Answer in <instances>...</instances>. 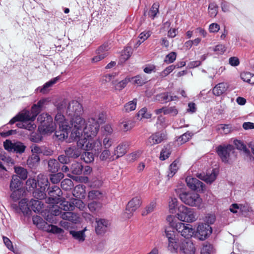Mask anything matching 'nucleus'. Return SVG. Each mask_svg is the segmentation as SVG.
I'll list each match as a JSON object with an SVG mask.
<instances>
[{
    "label": "nucleus",
    "instance_id": "1",
    "mask_svg": "<svg viewBox=\"0 0 254 254\" xmlns=\"http://www.w3.org/2000/svg\"><path fill=\"white\" fill-rule=\"evenodd\" d=\"M57 109L58 113L61 114L65 111L72 126L70 137L73 140H77L78 145L80 147L84 146L89 138L96 135L99 129V125L104 120L103 114H100L98 120L90 118L85 121L81 117L83 113L82 105L76 101L68 102L64 100L57 104Z\"/></svg>",
    "mask_w": 254,
    "mask_h": 254
},
{
    "label": "nucleus",
    "instance_id": "2",
    "mask_svg": "<svg viewBox=\"0 0 254 254\" xmlns=\"http://www.w3.org/2000/svg\"><path fill=\"white\" fill-rule=\"evenodd\" d=\"M56 124L58 125L59 130L55 132V135L60 140H64L68 136V131L72 128V126L65 119L64 116L60 113H58L55 118Z\"/></svg>",
    "mask_w": 254,
    "mask_h": 254
},
{
    "label": "nucleus",
    "instance_id": "3",
    "mask_svg": "<svg viewBox=\"0 0 254 254\" xmlns=\"http://www.w3.org/2000/svg\"><path fill=\"white\" fill-rule=\"evenodd\" d=\"M216 152L224 163H230L236 157L235 149L231 145H219L216 148Z\"/></svg>",
    "mask_w": 254,
    "mask_h": 254
},
{
    "label": "nucleus",
    "instance_id": "4",
    "mask_svg": "<svg viewBox=\"0 0 254 254\" xmlns=\"http://www.w3.org/2000/svg\"><path fill=\"white\" fill-rule=\"evenodd\" d=\"M180 198L185 204L192 207H200L202 203L199 194L194 192H183L180 194Z\"/></svg>",
    "mask_w": 254,
    "mask_h": 254
},
{
    "label": "nucleus",
    "instance_id": "5",
    "mask_svg": "<svg viewBox=\"0 0 254 254\" xmlns=\"http://www.w3.org/2000/svg\"><path fill=\"white\" fill-rule=\"evenodd\" d=\"M177 216L180 220L184 222H193L196 220L194 210L184 205L178 207Z\"/></svg>",
    "mask_w": 254,
    "mask_h": 254
},
{
    "label": "nucleus",
    "instance_id": "6",
    "mask_svg": "<svg viewBox=\"0 0 254 254\" xmlns=\"http://www.w3.org/2000/svg\"><path fill=\"white\" fill-rule=\"evenodd\" d=\"M31 119L33 118L30 112L23 111L11 119L9 122V124L12 125L16 122H19L16 124L17 127L19 128H24L25 120H30Z\"/></svg>",
    "mask_w": 254,
    "mask_h": 254
},
{
    "label": "nucleus",
    "instance_id": "7",
    "mask_svg": "<svg viewBox=\"0 0 254 254\" xmlns=\"http://www.w3.org/2000/svg\"><path fill=\"white\" fill-rule=\"evenodd\" d=\"M93 137L89 138L87 140L89 139L92 138ZM70 139L73 141L71 137H70ZM74 141H76L74 140ZM77 141V145H78V141ZM88 141V140H87ZM87 142V141H86ZM87 142L85 143L84 146L83 147H80L77 145V147L76 146H71L67 147L65 150V154L70 158L75 159L79 157L81 154V148L83 149L84 150L87 149L88 148L87 144H86Z\"/></svg>",
    "mask_w": 254,
    "mask_h": 254
},
{
    "label": "nucleus",
    "instance_id": "8",
    "mask_svg": "<svg viewBox=\"0 0 254 254\" xmlns=\"http://www.w3.org/2000/svg\"><path fill=\"white\" fill-rule=\"evenodd\" d=\"M195 246L190 239H184L180 241L179 252L180 254H194Z\"/></svg>",
    "mask_w": 254,
    "mask_h": 254
},
{
    "label": "nucleus",
    "instance_id": "9",
    "mask_svg": "<svg viewBox=\"0 0 254 254\" xmlns=\"http://www.w3.org/2000/svg\"><path fill=\"white\" fill-rule=\"evenodd\" d=\"M176 231L186 239H190L189 238L192 236L194 232L191 225L180 222H178V224L176 225Z\"/></svg>",
    "mask_w": 254,
    "mask_h": 254
},
{
    "label": "nucleus",
    "instance_id": "10",
    "mask_svg": "<svg viewBox=\"0 0 254 254\" xmlns=\"http://www.w3.org/2000/svg\"><path fill=\"white\" fill-rule=\"evenodd\" d=\"M212 229L209 225L206 223L198 224L196 231V235L200 240H204L212 233Z\"/></svg>",
    "mask_w": 254,
    "mask_h": 254
},
{
    "label": "nucleus",
    "instance_id": "11",
    "mask_svg": "<svg viewBox=\"0 0 254 254\" xmlns=\"http://www.w3.org/2000/svg\"><path fill=\"white\" fill-rule=\"evenodd\" d=\"M141 201L139 197H133L129 201L127 205L126 211L124 213V217L129 218L134 212L140 205Z\"/></svg>",
    "mask_w": 254,
    "mask_h": 254
},
{
    "label": "nucleus",
    "instance_id": "12",
    "mask_svg": "<svg viewBox=\"0 0 254 254\" xmlns=\"http://www.w3.org/2000/svg\"><path fill=\"white\" fill-rule=\"evenodd\" d=\"M186 182L188 187L192 190L197 191H202L205 188V185L196 178L191 176H188L186 178Z\"/></svg>",
    "mask_w": 254,
    "mask_h": 254
},
{
    "label": "nucleus",
    "instance_id": "13",
    "mask_svg": "<svg viewBox=\"0 0 254 254\" xmlns=\"http://www.w3.org/2000/svg\"><path fill=\"white\" fill-rule=\"evenodd\" d=\"M111 47L108 43H105L101 46L96 51L97 56L92 59L94 62H98L104 59L109 55V51Z\"/></svg>",
    "mask_w": 254,
    "mask_h": 254
},
{
    "label": "nucleus",
    "instance_id": "14",
    "mask_svg": "<svg viewBox=\"0 0 254 254\" xmlns=\"http://www.w3.org/2000/svg\"><path fill=\"white\" fill-rule=\"evenodd\" d=\"M97 226L95 227V231L98 235L105 233L110 226V222L105 219H96Z\"/></svg>",
    "mask_w": 254,
    "mask_h": 254
},
{
    "label": "nucleus",
    "instance_id": "15",
    "mask_svg": "<svg viewBox=\"0 0 254 254\" xmlns=\"http://www.w3.org/2000/svg\"><path fill=\"white\" fill-rule=\"evenodd\" d=\"M49 190L48 194L50 195L49 199H52V203L57 202L59 200V197L62 194V192L60 188L57 186H54L52 188L48 187Z\"/></svg>",
    "mask_w": 254,
    "mask_h": 254
},
{
    "label": "nucleus",
    "instance_id": "16",
    "mask_svg": "<svg viewBox=\"0 0 254 254\" xmlns=\"http://www.w3.org/2000/svg\"><path fill=\"white\" fill-rule=\"evenodd\" d=\"M166 138V134L164 132H158L150 136L148 139V142L153 145L161 143Z\"/></svg>",
    "mask_w": 254,
    "mask_h": 254
},
{
    "label": "nucleus",
    "instance_id": "17",
    "mask_svg": "<svg viewBox=\"0 0 254 254\" xmlns=\"http://www.w3.org/2000/svg\"><path fill=\"white\" fill-rule=\"evenodd\" d=\"M47 101V99H43L39 101L37 104L33 105L32 107L31 112H30L33 119H35L36 117L43 109L44 106Z\"/></svg>",
    "mask_w": 254,
    "mask_h": 254
},
{
    "label": "nucleus",
    "instance_id": "18",
    "mask_svg": "<svg viewBox=\"0 0 254 254\" xmlns=\"http://www.w3.org/2000/svg\"><path fill=\"white\" fill-rule=\"evenodd\" d=\"M28 200L26 198L21 199L19 202L18 208L16 204H12V206L15 208L17 212L21 211L24 214H28L30 209L28 207Z\"/></svg>",
    "mask_w": 254,
    "mask_h": 254
},
{
    "label": "nucleus",
    "instance_id": "19",
    "mask_svg": "<svg viewBox=\"0 0 254 254\" xmlns=\"http://www.w3.org/2000/svg\"><path fill=\"white\" fill-rule=\"evenodd\" d=\"M54 124L53 121L43 125H40L38 129L40 132L43 134L51 133L56 129V125Z\"/></svg>",
    "mask_w": 254,
    "mask_h": 254
},
{
    "label": "nucleus",
    "instance_id": "20",
    "mask_svg": "<svg viewBox=\"0 0 254 254\" xmlns=\"http://www.w3.org/2000/svg\"><path fill=\"white\" fill-rule=\"evenodd\" d=\"M60 79V76L55 77L50 81L46 82L42 87H39L36 89V90L39 91L40 92L43 94L47 93L49 91V88L52 86L54 84L56 83Z\"/></svg>",
    "mask_w": 254,
    "mask_h": 254
},
{
    "label": "nucleus",
    "instance_id": "21",
    "mask_svg": "<svg viewBox=\"0 0 254 254\" xmlns=\"http://www.w3.org/2000/svg\"><path fill=\"white\" fill-rule=\"evenodd\" d=\"M178 97L176 95H171L170 93L164 92L156 96V100L162 103H167L171 101L177 100Z\"/></svg>",
    "mask_w": 254,
    "mask_h": 254
},
{
    "label": "nucleus",
    "instance_id": "22",
    "mask_svg": "<svg viewBox=\"0 0 254 254\" xmlns=\"http://www.w3.org/2000/svg\"><path fill=\"white\" fill-rule=\"evenodd\" d=\"M228 88V85L226 83L221 82L216 85L213 89V94L217 96L225 93Z\"/></svg>",
    "mask_w": 254,
    "mask_h": 254
},
{
    "label": "nucleus",
    "instance_id": "23",
    "mask_svg": "<svg viewBox=\"0 0 254 254\" xmlns=\"http://www.w3.org/2000/svg\"><path fill=\"white\" fill-rule=\"evenodd\" d=\"M217 174L215 171L213 170L211 173L206 174H199L197 177L200 180L205 181L207 183H211L215 180Z\"/></svg>",
    "mask_w": 254,
    "mask_h": 254
},
{
    "label": "nucleus",
    "instance_id": "24",
    "mask_svg": "<svg viewBox=\"0 0 254 254\" xmlns=\"http://www.w3.org/2000/svg\"><path fill=\"white\" fill-rule=\"evenodd\" d=\"M60 169L59 163L55 159H50L48 161V171L51 173H57Z\"/></svg>",
    "mask_w": 254,
    "mask_h": 254
},
{
    "label": "nucleus",
    "instance_id": "25",
    "mask_svg": "<svg viewBox=\"0 0 254 254\" xmlns=\"http://www.w3.org/2000/svg\"><path fill=\"white\" fill-rule=\"evenodd\" d=\"M37 183L40 187L41 190H46L47 187L49 185V182L47 177L43 175L40 174L38 176Z\"/></svg>",
    "mask_w": 254,
    "mask_h": 254
},
{
    "label": "nucleus",
    "instance_id": "26",
    "mask_svg": "<svg viewBox=\"0 0 254 254\" xmlns=\"http://www.w3.org/2000/svg\"><path fill=\"white\" fill-rule=\"evenodd\" d=\"M40 162V157L38 155L32 154L27 159V164L32 168L37 166Z\"/></svg>",
    "mask_w": 254,
    "mask_h": 254
},
{
    "label": "nucleus",
    "instance_id": "27",
    "mask_svg": "<svg viewBox=\"0 0 254 254\" xmlns=\"http://www.w3.org/2000/svg\"><path fill=\"white\" fill-rule=\"evenodd\" d=\"M21 182L18 178L17 175H13L10 183V189L11 190H19L21 186Z\"/></svg>",
    "mask_w": 254,
    "mask_h": 254
},
{
    "label": "nucleus",
    "instance_id": "28",
    "mask_svg": "<svg viewBox=\"0 0 254 254\" xmlns=\"http://www.w3.org/2000/svg\"><path fill=\"white\" fill-rule=\"evenodd\" d=\"M31 209L36 213H40L42 210L43 203L39 200L32 199L30 201Z\"/></svg>",
    "mask_w": 254,
    "mask_h": 254
},
{
    "label": "nucleus",
    "instance_id": "29",
    "mask_svg": "<svg viewBox=\"0 0 254 254\" xmlns=\"http://www.w3.org/2000/svg\"><path fill=\"white\" fill-rule=\"evenodd\" d=\"M132 80V83L139 86H141L147 81V78L144 74L137 75L133 77L130 78Z\"/></svg>",
    "mask_w": 254,
    "mask_h": 254
},
{
    "label": "nucleus",
    "instance_id": "30",
    "mask_svg": "<svg viewBox=\"0 0 254 254\" xmlns=\"http://www.w3.org/2000/svg\"><path fill=\"white\" fill-rule=\"evenodd\" d=\"M69 234L74 239L79 242H83L85 240V235L84 231H76L71 230L69 231Z\"/></svg>",
    "mask_w": 254,
    "mask_h": 254
},
{
    "label": "nucleus",
    "instance_id": "31",
    "mask_svg": "<svg viewBox=\"0 0 254 254\" xmlns=\"http://www.w3.org/2000/svg\"><path fill=\"white\" fill-rule=\"evenodd\" d=\"M14 171L18 178L24 180L27 178L28 173L26 169L21 167H15Z\"/></svg>",
    "mask_w": 254,
    "mask_h": 254
},
{
    "label": "nucleus",
    "instance_id": "32",
    "mask_svg": "<svg viewBox=\"0 0 254 254\" xmlns=\"http://www.w3.org/2000/svg\"><path fill=\"white\" fill-rule=\"evenodd\" d=\"M168 250L173 254H176L179 251V245L178 244L177 239L168 242Z\"/></svg>",
    "mask_w": 254,
    "mask_h": 254
},
{
    "label": "nucleus",
    "instance_id": "33",
    "mask_svg": "<svg viewBox=\"0 0 254 254\" xmlns=\"http://www.w3.org/2000/svg\"><path fill=\"white\" fill-rule=\"evenodd\" d=\"M127 152V146L125 143H121L117 146L114 154L117 156V158L123 156Z\"/></svg>",
    "mask_w": 254,
    "mask_h": 254
},
{
    "label": "nucleus",
    "instance_id": "34",
    "mask_svg": "<svg viewBox=\"0 0 254 254\" xmlns=\"http://www.w3.org/2000/svg\"><path fill=\"white\" fill-rule=\"evenodd\" d=\"M159 4L158 3H154L151 6L150 9L148 11L147 15L149 17L154 19L159 13Z\"/></svg>",
    "mask_w": 254,
    "mask_h": 254
},
{
    "label": "nucleus",
    "instance_id": "35",
    "mask_svg": "<svg viewBox=\"0 0 254 254\" xmlns=\"http://www.w3.org/2000/svg\"><path fill=\"white\" fill-rule=\"evenodd\" d=\"M83 169V166L79 162L73 163L70 167V170L74 175H80L81 174Z\"/></svg>",
    "mask_w": 254,
    "mask_h": 254
},
{
    "label": "nucleus",
    "instance_id": "36",
    "mask_svg": "<svg viewBox=\"0 0 254 254\" xmlns=\"http://www.w3.org/2000/svg\"><path fill=\"white\" fill-rule=\"evenodd\" d=\"M33 222L40 229L44 230L47 223L43 220V219L39 216H34L33 217Z\"/></svg>",
    "mask_w": 254,
    "mask_h": 254
},
{
    "label": "nucleus",
    "instance_id": "37",
    "mask_svg": "<svg viewBox=\"0 0 254 254\" xmlns=\"http://www.w3.org/2000/svg\"><path fill=\"white\" fill-rule=\"evenodd\" d=\"M88 196L91 200L101 199L104 197V194L98 190H92L88 192Z\"/></svg>",
    "mask_w": 254,
    "mask_h": 254
},
{
    "label": "nucleus",
    "instance_id": "38",
    "mask_svg": "<svg viewBox=\"0 0 254 254\" xmlns=\"http://www.w3.org/2000/svg\"><path fill=\"white\" fill-rule=\"evenodd\" d=\"M241 79L245 82L254 84V74L248 72H244L241 74Z\"/></svg>",
    "mask_w": 254,
    "mask_h": 254
},
{
    "label": "nucleus",
    "instance_id": "39",
    "mask_svg": "<svg viewBox=\"0 0 254 254\" xmlns=\"http://www.w3.org/2000/svg\"><path fill=\"white\" fill-rule=\"evenodd\" d=\"M52 117L47 113H43L39 115L38 117V121L40 123V125H43L52 121Z\"/></svg>",
    "mask_w": 254,
    "mask_h": 254
},
{
    "label": "nucleus",
    "instance_id": "40",
    "mask_svg": "<svg viewBox=\"0 0 254 254\" xmlns=\"http://www.w3.org/2000/svg\"><path fill=\"white\" fill-rule=\"evenodd\" d=\"M64 177V175L61 172L52 173L50 175V180L54 184H58L61 180Z\"/></svg>",
    "mask_w": 254,
    "mask_h": 254
},
{
    "label": "nucleus",
    "instance_id": "41",
    "mask_svg": "<svg viewBox=\"0 0 254 254\" xmlns=\"http://www.w3.org/2000/svg\"><path fill=\"white\" fill-rule=\"evenodd\" d=\"M137 100L134 99L124 105V111L127 113L134 111L136 107Z\"/></svg>",
    "mask_w": 254,
    "mask_h": 254
},
{
    "label": "nucleus",
    "instance_id": "42",
    "mask_svg": "<svg viewBox=\"0 0 254 254\" xmlns=\"http://www.w3.org/2000/svg\"><path fill=\"white\" fill-rule=\"evenodd\" d=\"M171 153V148L170 145H167L162 149L160 155L161 160H165L168 158Z\"/></svg>",
    "mask_w": 254,
    "mask_h": 254
},
{
    "label": "nucleus",
    "instance_id": "43",
    "mask_svg": "<svg viewBox=\"0 0 254 254\" xmlns=\"http://www.w3.org/2000/svg\"><path fill=\"white\" fill-rule=\"evenodd\" d=\"M133 127L131 120L125 119L120 123V127L124 131L130 130Z\"/></svg>",
    "mask_w": 254,
    "mask_h": 254
},
{
    "label": "nucleus",
    "instance_id": "44",
    "mask_svg": "<svg viewBox=\"0 0 254 254\" xmlns=\"http://www.w3.org/2000/svg\"><path fill=\"white\" fill-rule=\"evenodd\" d=\"M130 81V77H126L125 79L118 82H114V84L115 85V87L116 90H121L123 88H124L127 83Z\"/></svg>",
    "mask_w": 254,
    "mask_h": 254
},
{
    "label": "nucleus",
    "instance_id": "45",
    "mask_svg": "<svg viewBox=\"0 0 254 254\" xmlns=\"http://www.w3.org/2000/svg\"><path fill=\"white\" fill-rule=\"evenodd\" d=\"M44 230L54 234H61L63 232V230L55 225H48L45 226Z\"/></svg>",
    "mask_w": 254,
    "mask_h": 254
},
{
    "label": "nucleus",
    "instance_id": "46",
    "mask_svg": "<svg viewBox=\"0 0 254 254\" xmlns=\"http://www.w3.org/2000/svg\"><path fill=\"white\" fill-rule=\"evenodd\" d=\"M216 130L221 134H228L231 131L229 125H220L216 127Z\"/></svg>",
    "mask_w": 254,
    "mask_h": 254
},
{
    "label": "nucleus",
    "instance_id": "47",
    "mask_svg": "<svg viewBox=\"0 0 254 254\" xmlns=\"http://www.w3.org/2000/svg\"><path fill=\"white\" fill-rule=\"evenodd\" d=\"M179 161L175 160L170 165L169 167V172L168 174L169 178L172 177L176 173L178 169Z\"/></svg>",
    "mask_w": 254,
    "mask_h": 254
},
{
    "label": "nucleus",
    "instance_id": "48",
    "mask_svg": "<svg viewBox=\"0 0 254 254\" xmlns=\"http://www.w3.org/2000/svg\"><path fill=\"white\" fill-rule=\"evenodd\" d=\"M102 207V203L97 201H93L88 204V207L92 212L99 211Z\"/></svg>",
    "mask_w": 254,
    "mask_h": 254
},
{
    "label": "nucleus",
    "instance_id": "49",
    "mask_svg": "<svg viewBox=\"0 0 254 254\" xmlns=\"http://www.w3.org/2000/svg\"><path fill=\"white\" fill-rule=\"evenodd\" d=\"M234 143L238 150L243 151L246 154H250V151L247 149L246 145L243 142L240 140H236L234 141Z\"/></svg>",
    "mask_w": 254,
    "mask_h": 254
},
{
    "label": "nucleus",
    "instance_id": "50",
    "mask_svg": "<svg viewBox=\"0 0 254 254\" xmlns=\"http://www.w3.org/2000/svg\"><path fill=\"white\" fill-rule=\"evenodd\" d=\"M81 158L86 163H90L94 161V157L92 153L84 152L81 155Z\"/></svg>",
    "mask_w": 254,
    "mask_h": 254
},
{
    "label": "nucleus",
    "instance_id": "51",
    "mask_svg": "<svg viewBox=\"0 0 254 254\" xmlns=\"http://www.w3.org/2000/svg\"><path fill=\"white\" fill-rule=\"evenodd\" d=\"M25 146L20 142H14L13 152L22 153L25 150Z\"/></svg>",
    "mask_w": 254,
    "mask_h": 254
},
{
    "label": "nucleus",
    "instance_id": "52",
    "mask_svg": "<svg viewBox=\"0 0 254 254\" xmlns=\"http://www.w3.org/2000/svg\"><path fill=\"white\" fill-rule=\"evenodd\" d=\"M218 6L215 3H210L208 6L209 14L211 17H214L217 14Z\"/></svg>",
    "mask_w": 254,
    "mask_h": 254
},
{
    "label": "nucleus",
    "instance_id": "53",
    "mask_svg": "<svg viewBox=\"0 0 254 254\" xmlns=\"http://www.w3.org/2000/svg\"><path fill=\"white\" fill-rule=\"evenodd\" d=\"M156 206V203L155 201H151L145 208V210L142 212L143 215H146L151 212H153Z\"/></svg>",
    "mask_w": 254,
    "mask_h": 254
},
{
    "label": "nucleus",
    "instance_id": "54",
    "mask_svg": "<svg viewBox=\"0 0 254 254\" xmlns=\"http://www.w3.org/2000/svg\"><path fill=\"white\" fill-rule=\"evenodd\" d=\"M61 205L62 210L65 211V212L71 211L74 209V206L72 203L68 201H64Z\"/></svg>",
    "mask_w": 254,
    "mask_h": 254
},
{
    "label": "nucleus",
    "instance_id": "55",
    "mask_svg": "<svg viewBox=\"0 0 254 254\" xmlns=\"http://www.w3.org/2000/svg\"><path fill=\"white\" fill-rule=\"evenodd\" d=\"M137 116L138 117H140L141 119H149L151 117V114L147 112L146 108H143L138 111Z\"/></svg>",
    "mask_w": 254,
    "mask_h": 254
},
{
    "label": "nucleus",
    "instance_id": "56",
    "mask_svg": "<svg viewBox=\"0 0 254 254\" xmlns=\"http://www.w3.org/2000/svg\"><path fill=\"white\" fill-rule=\"evenodd\" d=\"M165 232L168 242L177 239L176 232L174 231L170 230L169 228H166Z\"/></svg>",
    "mask_w": 254,
    "mask_h": 254
},
{
    "label": "nucleus",
    "instance_id": "57",
    "mask_svg": "<svg viewBox=\"0 0 254 254\" xmlns=\"http://www.w3.org/2000/svg\"><path fill=\"white\" fill-rule=\"evenodd\" d=\"M102 131L103 135L108 136L112 134L113 129L111 125L106 124L102 128Z\"/></svg>",
    "mask_w": 254,
    "mask_h": 254
},
{
    "label": "nucleus",
    "instance_id": "58",
    "mask_svg": "<svg viewBox=\"0 0 254 254\" xmlns=\"http://www.w3.org/2000/svg\"><path fill=\"white\" fill-rule=\"evenodd\" d=\"M72 182L71 180L66 179L61 182V187L63 190H68L71 188L72 186Z\"/></svg>",
    "mask_w": 254,
    "mask_h": 254
},
{
    "label": "nucleus",
    "instance_id": "59",
    "mask_svg": "<svg viewBox=\"0 0 254 254\" xmlns=\"http://www.w3.org/2000/svg\"><path fill=\"white\" fill-rule=\"evenodd\" d=\"M178 111L175 106L165 107L164 110V115H171V116H176L178 114Z\"/></svg>",
    "mask_w": 254,
    "mask_h": 254
},
{
    "label": "nucleus",
    "instance_id": "60",
    "mask_svg": "<svg viewBox=\"0 0 254 254\" xmlns=\"http://www.w3.org/2000/svg\"><path fill=\"white\" fill-rule=\"evenodd\" d=\"M35 119H31L30 120H25L24 128L32 131L36 127V125L32 123Z\"/></svg>",
    "mask_w": 254,
    "mask_h": 254
},
{
    "label": "nucleus",
    "instance_id": "61",
    "mask_svg": "<svg viewBox=\"0 0 254 254\" xmlns=\"http://www.w3.org/2000/svg\"><path fill=\"white\" fill-rule=\"evenodd\" d=\"M166 220L171 227L176 230V225L178 224V222H176V219L174 216H168Z\"/></svg>",
    "mask_w": 254,
    "mask_h": 254
},
{
    "label": "nucleus",
    "instance_id": "62",
    "mask_svg": "<svg viewBox=\"0 0 254 254\" xmlns=\"http://www.w3.org/2000/svg\"><path fill=\"white\" fill-rule=\"evenodd\" d=\"M176 66L171 65L166 67L163 71L160 73V76L161 77H164L171 73L173 70L175 69Z\"/></svg>",
    "mask_w": 254,
    "mask_h": 254
},
{
    "label": "nucleus",
    "instance_id": "63",
    "mask_svg": "<svg viewBox=\"0 0 254 254\" xmlns=\"http://www.w3.org/2000/svg\"><path fill=\"white\" fill-rule=\"evenodd\" d=\"M191 136V133L187 132L179 137L178 141L181 144L184 143L188 141L190 138Z\"/></svg>",
    "mask_w": 254,
    "mask_h": 254
},
{
    "label": "nucleus",
    "instance_id": "64",
    "mask_svg": "<svg viewBox=\"0 0 254 254\" xmlns=\"http://www.w3.org/2000/svg\"><path fill=\"white\" fill-rule=\"evenodd\" d=\"M151 35V32L149 30H145L141 32L138 36V38L141 42H144L147 40Z\"/></svg>",
    "mask_w": 254,
    "mask_h": 254
}]
</instances>
